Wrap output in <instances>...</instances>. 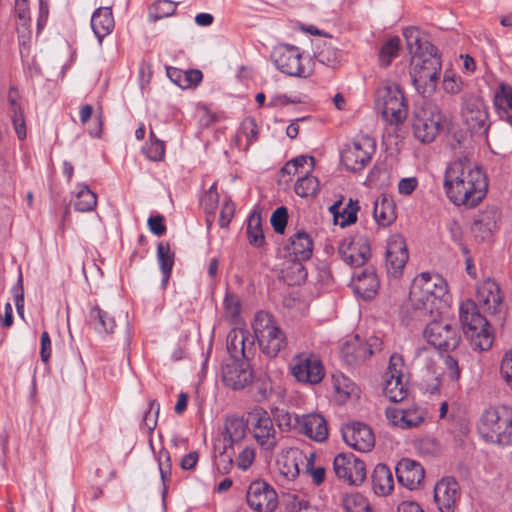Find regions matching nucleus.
Listing matches in <instances>:
<instances>
[{
  "instance_id": "obj_1",
  "label": "nucleus",
  "mask_w": 512,
  "mask_h": 512,
  "mask_svg": "<svg viewBox=\"0 0 512 512\" xmlns=\"http://www.w3.org/2000/svg\"><path fill=\"white\" fill-rule=\"evenodd\" d=\"M443 189L455 206L473 208L486 196L488 179L481 167L467 159H457L445 168Z\"/></svg>"
},
{
  "instance_id": "obj_2",
  "label": "nucleus",
  "mask_w": 512,
  "mask_h": 512,
  "mask_svg": "<svg viewBox=\"0 0 512 512\" xmlns=\"http://www.w3.org/2000/svg\"><path fill=\"white\" fill-rule=\"evenodd\" d=\"M448 287L438 274L428 272L417 275L409 293L411 318L424 322L428 317L438 316L447 303Z\"/></svg>"
},
{
  "instance_id": "obj_3",
  "label": "nucleus",
  "mask_w": 512,
  "mask_h": 512,
  "mask_svg": "<svg viewBox=\"0 0 512 512\" xmlns=\"http://www.w3.org/2000/svg\"><path fill=\"white\" fill-rule=\"evenodd\" d=\"M459 319L473 350L487 351L492 347L494 337L489 323L479 312L475 302L466 300L460 304Z\"/></svg>"
},
{
  "instance_id": "obj_4",
  "label": "nucleus",
  "mask_w": 512,
  "mask_h": 512,
  "mask_svg": "<svg viewBox=\"0 0 512 512\" xmlns=\"http://www.w3.org/2000/svg\"><path fill=\"white\" fill-rule=\"evenodd\" d=\"M442 64L438 49L426 44V51L412 56L410 75L419 93L434 92L439 80Z\"/></svg>"
},
{
  "instance_id": "obj_5",
  "label": "nucleus",
  "mask_w": 512,
  "mask_h": 512,
  "mask_svg": "<svg viewBox=\"0 0 512 512\" xmlns=\"http://www.w3.org/2000/svg\"><path fill=\"white\" fill-rule=\"evenodd\" d=\"M479 433L487 442L507 446L512 443V408L499 406L489 408L482 414Z\"/></svg>"
},
{
  "instance_id": "obj_6",
  "label": "nucleus",
  "mask_w": 512,
  "mask_h": 512,
  "mask_svg": "<svg viewBox=\"0 0 512 512\" xmlns=\"http://www.w3.org/2000/svg\"><path fill=\"white\" fill-rule=\"evenodd\" d=\"M275 67L290 77L307 78L313 73V62L300 48L284 44L277 46L271 55Z\"/></svg>"
},
{
  "instance_id": "obj_7",
  "label": "nucleus",
  "mask_w": 512,
  "mask_h": 512,
  "mask_svg": "<svg viewBox=\"0 0 512 512\" xmlns=\"http://www.w3.org/2000/svg\"><path fill=\"white\" fill-rule=\"evenodd\" d=\"M253 329L262 352L268 357H276L287 347L286 334L270 314L257 313Z\"/></svg>"
},
{
  "instance_id": "obj_8",
  "label": "nucleus",
  "mask_w": 512,
  "mask_h": 512,
  "mask_svg": "<svg viewBox=\"0 0 512 512\" xmlns=\"http://www.w3.org/2000/svg\"><path fill=\"white\" fill-rule=\"evenodd\" d=\"M247 422L250 432L260 449L265 454H272L278 445L279 433L268 411L260 406L254 407L248 413Z\"/></svg>"
},
{
  "instance_id": "obj_9",
  "label": "nucleus",
  "mask_w": 512,
  "mask_h": 512,
  "mask_svg": "<svg viewBox=\"0 0 512 512\" xmlns=\"http://www.w3.org/2000/svg\"><path fill=\"white\" fill-rule=\"evenodd\" d=\"M376 107L383 119L391 125H399L408 115V106L397 84L381 87L376 94Z\"/></svg>"
},
{
  "instance_id": "obj_10",
  "label": "nucleus",
  "mask_w": 512,
  "mask_h": 512,
  "mask_svg": "<svg viewBox=\"0 0 512 512\" xmlns=\"http://www.w3.org/2000/svg\"><path fill=\"white\" fill-rule=\"evenodd\" d=\"M461 117L474 135H486L490 127L488 106L475 93H464L461 97Z\"/></svg>"
},
{
  "instance_id": "obj_11",
  "label": "nucleus",
  "mask_w": 512,
  "mask_h": 512,
  "mask_svg": "<svg viewBox=\"0 0 512 512\" xmlns=\"http://www.w3.org/2000/svg\"><path fill=\"white\" fill-rule=\"evenodd\" d=\"M442 120L438 106L426 103L414 113L412 128L415 138L422 143L433 142L441 130Z\"/></svg>"
},
{
  "instance_id": "obj_12",
  "label": "nucleus",
  "mask_w": 512,
  "mask_h": 512,
  "mask_svg": "<svg viewBox=\"0 0 512 512\" xmlns=\"http://www.w3.org/2000/svg\"><path fill=\"white\" fill-rule=\"evenodd\" d=\"M376 151V142L370 136L355 138L341 152V163L350 171H361L371 161Z\"/></svg>"
},
{
  "instance_id": "obj_13",
  "label": "nucleus",
  "mask_w": 512,
  "mask_h": 512,
  "mask_svg": "<svg viewBox=\"0 0 512 512\" xmlns=\"http://www.w3.org/2000/svg\"><path fill=\"white\" fill-rule=\"evenodd\" d=\"M423 335L427 342L439 350H454L460 343V336L455 327L437 316L428 317Z\"/></svg>"
},
{
  "instance_id": "obj_14",
  "label": "nucleus",
  "mask_w": 512,
  "mask_h": 512,
  "mask_svg": "<svg viewBox=\"0 0 512 512\" xmlns=\"http://www.w3.org/2000/svg\"><path fill=\"white\" fill-rule=\"evenodd\" d=\"M383 394L391 402H401L408 395L407 379L403 373V359L394 354L390 357L384 375Z\"/></svg>"
},
{
  "instance_id": "obj_15",
  "label": "nucleus",
  "mask_w": 512,
  "mask_h": 512,
  "mask_svg": "<svg viewBox=\"0 0 512 512\" xmlns=\"http://www.w3.org/2000/svg\"><path fill=\"white\" fill-rule=\"evenodd\" d=\"M340 258L351 267H362L371 257L369 239L363 234H349L345 236L339 246Z\"/></svg>"
},
{
  "instance_id": "obj_16",
  "label": "nucleus",
  "mask_w": 512,
  "mask_h": 512,
  "mask_svg": "<svg viewBox=\"0 0 512 512\" xmlns=\"http://www.w3.org/2000/svg\"><path fill=\"white\" fill-rule=\"evenodd\" d=\"M292 375L297 381L307 384H318L325 375L320 357L313 353H300L290 364Z\"/></svg>"
},
{
  "instance_id": "obj_17",
  "label": "nucleus",
  "mask_w": 512,
  "mask_h": 512,
  "mask_svg": "<svg viewBox=\"0 0 512 512\" xmlns=\"http://www.w3.org/2000/svg\"><path fill=\"white\" fill-rule=\"evenodd\" d=\"M333 469L336 476L349 485L358 486L366 479L365 463L352 453L335 456Z\"/></svg>"
},
{
  "instance_id": "obj_18",
  "label": "nucleus",
  "mask_w": 512,
  "mask_h": 512,
  "mask_svg": "<svg viewBox=\"0 0 512 512\" xmlns=\"http://www.w3.org/2000/svg\"><path fill=\"white\" fill-rule=\"evenodd\" d=\"M381 348L382 341L376 336L370 337L367 341H362L356 336L343 345L341 356L348 365L355 366L366 361L375 352L380 351Z\"/></svg>"
},
{
  "instance_id": "obj_19",
  "label": "nucleus",
  "mask_w": 512,
  "mask_h": 512,
  "mask_svg": "<svg viewBox=\"0 0 512 512\" xmlns=\"http://www.w3.org/2000/svg\"><path fill=\"white\" fill-rule=\"evenodd\" d=\"M246 499L248 506L256 512H273L278 504L275 490L260 480L249 485Z\"/></svg>"
},
{
  "instance_id": "obj_20",
  "label": "nucleus",
  "mask_w": 512,
  "mask_h": 512,
  "mask_svg": "<svg viewBox=\"0 0 512 512\" xmlns=\"http://www.w3.org/2000/svg\"><path fill=\"white\" fill-rule=\"evenodd\" d=\"M409 259V254L404 238L400 235H392L386 246L385 266L389 276L398 278Z\"/></svg>"
},
{
  "instance_id": "obj_21",
  "label": "nucleus",
  "mask_w": 512,
  "mask_h": 512,
  "mask_svg": "<svg viewBox=\"0 0 512 512\" xmlns=\"http://www.w3.org/2000/svg\"><path fill=\"white\" fill-rule=\"evenodd\" d=\"M341 432L345 443L357 451L368 452L375 445L374 433L365 423H348L342 428Z\"/></svg>"
},
{
  "instance_id": "obj_22",
  "label": "nucleus",
  "mask_w": 512,
  "mask_h": 512,
  "mask_svg": "<svg viewBox=\"0 0 512 512\" xmlns=\"http://www.w3.org/2000/svg\"><path fill=\"white\" fill-rule=\"evenodd\" d=\"M389 423L401 429H409L419 426L425 418V412L420 407L412 404L404 406H389L385 410Z\"/></svg>"
},
{
  "instance_id": "obj_23",
  "label": "nucleus",
  "mask_w": 512,
  "mask_h": 512,
  "mask_svg": "<svg viewBox=\"0 0 512 512\" xmlns=\"http://www.w3.org/2000/svg\"><path fill=\"white\" fill-rule=\"evenodd\" d=\"M459 484L453 477H444L434 488V500L440 512H454L460 496Z\"/></svg>"
},
{
  "instance_id": "obj_24",
  "label": "nucleus",
  "mask_w": 512,
  "mask_h": 512,
  "mask_svg": "<svg viewBox=\"0 0 512 512\" xmlns=\"http://www.w3.org/2000/svg\"><path fill=\"white\" fill-rule=\"evenodd\" d=\"M226 347L231 358L238 362L249 359L254 351V341L248 331L234 328L227 335Z\"/></svg>"
},
{
  "instance_id": "obj_25",
  "label": "nucleus",
  "mask_w": 512,
  "mask_h": 512,
  "mask_svg": "<svg viewBox=\"0 0 512 512\" xmlns=\"http://www.w3.org/2000/svg\"><path fill=\"white\" fill-rule=\"evenodd\" d=\"M395 470L399 483L409 490L417 489L425 477L423 466L409 458L401 459L396 465Z\"/></svg>"
},
{
  "instance_id": "obj_26",
  "label": "nucleus",
  "mask_w": 512,
  "mask_h": 512,
  "mask_svg": "<svg viewBox=\"0 0 512 512\" xmlns=\"http://www.w3.org/2000/svg\"><path fill=\"white\" fill-rule=\"evenodd\" d=\"M477 301L485 312L498 313L503 302L499 285L491 279L483 281L477 288Z\"/></svg>"
},
{
  "instance_id": "obj_27",
  "label": "nucleus",
  "mask_w": 512,
  "mask_h": 512,
  "mask_svg": "<svg viewBox=\"0 0 512 512\" xmlns=\"http://www.w3.org/2000/svg\"><path fill=\"white\" fill-rule=\"evenodd\" d=\"M284 250L293 261L309 260L313 253V240L306 231L299 230L289 238Z\"/></svg>"
},
{
  "instance_id": "obj_28",
  "label": "nucleus",
  "mask_w": 512,
  "mask_h": 512,
  "mask_svg": "<svg viewBox=\"0 0 512 512\" xmlns=\"http://www.w3.org/2000/svg\"><path fill=\"white\" fill-rule=\"evenodd\" d=\"M500 212L495 206L486 207L474 219L472 232L481 240L488 239L498 227Z\"/></svg>"
},
{
  "instance_id": "obj_29",
  "label": "nucleus",
  "mask_w": 512,
  "mask_h": 512,
  "mask_svg": "<svg viewBox=\"0 0 512 512\" xmlns=\"http://www.w3.org/2000/svg\"><path fill=\"white\" fill-rule=\"evenodd\" d=\"M298 432L316 442L325 441L329 434L326 419L318 413L301 415Z\"/></svg>"
},
{
  "instance_id": "obj_30",
  "label": "nucleus",
  "mask_w": 512,
  "mask_h": 512,
  "mask_svg": "<svg viewBox=\"0 0 512 512\" xmlns=\"http://www.w3.org/2000/svg\"><path fill=\"white\" fill-rule=\"evenodd\" d=\"M351 286L354 292L365 300L374 298L380 282L372 268H365L360 273H354Z\"/></svg>"
},
{
  "instance_id": "obj_31",
  "label": "nucleus",
  "mask_w": 512,
  "mask_h": 512,
  "mask_svg": "<svg viewBox=\"0 0 512 512\" xmlns=\"http://www.w3.org/2000/svg\"><path fill=\"white\" fill-rule=\"evenodd\" d=\"M222 374L225 385L234 390L245 388L253 379L252 370L236 361L226 365L223 368Z\"/></svg>"
},
{
  "instance_id": "obj_32",
  "label": "nucleus",
  "mask_w": 512,
  "mask_h": 512,
  "mask_svg": "<svg viewBox=\"0 0 512 512\" xmlns=\"http://www.w3.org/2000/svg\"><path fill=\"white\" fill-rule=\"evenodd\" d=\"M306 456L297 449L288 447L282 449L281 456L277 460V466L281 475L288 480L295 479L300 472L299 463L303 461Z\"/></svg>"
},
{
  "instance_id": "obj_33",
  "label": "nucleus",
  "mask_w": 512,
  "mask_h": 512,
  "mask_svg": "<svg viewBox=\"0 0 512 512\" xmlns=\"http://www.w3.org/2000/svg\"><path fill=\"white\" fill-rule=\"evenodd\" d=\"M90 24L99 44H102L103 39L113 31L115 26L112 9L110 7L97 8L92 14Z\"/></svg>"
},
{
  "instance_id": "obj_34",
  "label": "nucleus",
  "mask_w": 512,
  "mask_h": 512,
  "mask_svg": "<svg viewBox=\"0 0 512 512\" xmlns=\"http://www.w3.org/2000/svg\"><path fill=\"white\" fill-rule=\"evenodd\" d=\"M372 490L377 496H387L394 488L393 475L385 464H378L371 476Z\"/></svg>"
},
{
  "instance_id": "obj_35",
  "label": "nucleus",
  "mask_w": 512,
  "mask_h": 512,
  "mask_svg": "<svg viewBox=\"0 0 512 512\" xmlns=\"http://www.w3.org/2000/svg\"><path fill=\"white\" fill-rule=\"evenodd\" d=\"M341 205V200L336 201L329 210L334 217L335 223L344 228L356 222L359 204L358 200L350 198L345 207L341 208Z\"/></svg>"
},
{
  "instance_id": "obj_36",
  "label": "nucleus",
  "mask_w": 512,
  "mask_h": 512,
  "mask_svg": "<svg viewBox=\"0 0 512 512\" xmlns=\"http://www.w3.org/2000/svg\"><path fill=\"white\" fill-rule=\"evenodd\" d=\"M157 260L162 273L161 286L166 288L170 279L172 268L174 265V252L171 250L169 243L160 242L157 246Z\"/></svg>"
},
{
  "instance_id": "obj_37",
  "label": "nucleus",
  "mask_w": 512,
  "mask_h": 512,
  "mask_svg": "<svg viewBox=\"0 0 512 512\" xmlns=\"http://www.w3.org/2000/svg\"><path fill=\"white\" fill-rule=\"evenodd\" d=\"M373 216L378 225L389 226L396 219L393 201L386 197L378 198L374 203Z\"/></svg>"
},
{
  "instance_id": "obj_38",
  "label": "nucleus",
  "mask_w": 512,
  "mask_h": 512,
  "mask_svg": "<svg viewBox=\"0 0 512 512\" xmlns=\"http://www.w3.org/2000/svg\"><path fill=\"white\" fill-rule=\"evenodd\" d=\"M90 323L99 334H109L116 326L114 318L99 306H93L89 312Z\"/></svg>"
},
{
  "instance_id": "obj_39",
  "label": "nucleus",
  "mask_w": 512,
  "mask_h": 512,
  "mask_svg": "<svg viewBox=\"0 0 512 512\" xmlns=\"http://www.w3.org/2000/svg\"><path fill=\"white\" fill-rule=\"evenodd\" d=\"M493 103L501 118L512 113V86L501 82L495 90Z\"/></svg>"
},
{
  "instance_id": "obj_40",
  "label": "nucleus",
  "mask_w": 512,
  "mask_h": 512,
  "mask_svg": "<svg viewBox=\"0 0 512 512\" xmlns=\"http://www.w3.org/2000/svg\"><path fill=\"white\" fill-rule=\"evenodd\" d=\"M74 208L79 212L93 211L97 205V196L87 185L78 184Z\"/></svg>"
},
{
  "instance_id": "obj_41",
  "label": "nucleus",
  "mask_w": 512,
  "mask_h": 512,
  "mask_svg": "<svg viewBox=\"0 0 512 512\" xmlns=\"http://www.w3.org/2000/svg\"><path fill=\"white\" fill-rule=\"evenodd\" d=\"M247 238L249 243L254 247H262L265 243V237L262 230L261 215L252 212L247 221Z\"/></svg>"
},
{
  "instance_id": "obj_42",
  "label": "nucleus",
  "mask_w": 512,
  "mask_h": 512,
  "mask_svg": "<svg viewBox=\"0 0 512 512\" xmlns=\"http://www.w3.org/2000/svg\"><path fill=\"white\" fill-rule=\"evenodd\" d=\"M271 413L273 415L272 419L277 422V426L281 430H299L301 416L281 408H274L271 410Z\"/></svg>"
},
{
  "instance_id": "obj_43",
  "label": "nucleus",
  "mask_w": 512,
  "mask_h": 512,
  "mask_svg": "<svg viewBox=\"0 0 512 512\" xmlns=\"http://www.w3.org/2000/svg\"><path fill=\"white\" fill-rule=\"evenodd\" d=\"M403 36L407 42L409 52L412 56L426 51V44H432L427 40H423L420 31L416 27H407L403 31Z\"/></svg>"
},
{
  "instance_id": "obj_44",
  "label": "nucleus",
  "mask_w": 512,
  "mask_h": 512,
  "mask_svg": "<svg viewBox=\"0 0 512 512\" xmlns=\"http://www.w3.org/2000/svg\"><path fill=\"white\" fill-rule=\"evenodd\" d=\"M316 60L331 68H335L342 59V52L331 44L324 43L315 54Z\"/></svg>"
},
{
  "instance_id": "obj_45",
  "label": "nucleus",
  "mask_w": 512,
  "mask_h": 512,
  "mask_svg": "<svg viewBox=\"0 0 512 512\" xmlns=\"http://www.w3.org/2000/svg\"><path fill=\"white\" fill-rule=\"evenodd\" d=\"M332 377L336 393L341 395L344 400L352 396H358L359 389L350 378L342 373H335Z\"/></svg>"
},
{
  "instance_id": "obj_46",
  "label": "nucleus",
  "mask_w": 512,
  "mask_h": 512,
  "mask_svg": "<svg viewBox=\"0 0 512 512\" xmlns=\"http://www.w3.org/2000/svg\"><path fill=\"white\" fill-rule=\"evenodd\" d=\"M295 193L300 197H309L317 194L319 190V180L306 171L303 176L299 177L295 184Z\"/></svg>"
},
{
  "instance_id": "obj_47",
  "label": "nucleus",
  "mask_w": 512,
  "mask_h": 512,
  "mask_svg": "<svg viewBox=\"0 0 512 512\" xmlns=\"http://www.w3.org/2000/svg\"><path fill=\"white\" fill-rule=\"evenodd\" d=\"M177 8V4L171 0H158L152 4L149 9V21L157 22L166 17L172 16Z\"/></svg>"
},
{
  "instance_id": "obj_48",
  "label": "nucleus",
  "mask_w": 512,
  "mask_h": 512,
  "mask_svg": "<svg viewBox=\"0 0 512 512\" xmlns=\"http://www.w3.org/2000/svg\"><path fill=\"white\" fill-rule=\"evenodd\" d=\"M342 505L345 512H373L367 498L360 493L347 494Z\"/></svg>"
},
{
  "instance_id": "obj_49",
  "label": "nucleus",
  "mask_w": 512,
  "mask_h": 512,
  "mask_svg": "<svg viewBox=\"0 0 512 512\" xmlns=\"http://www.w3.org/2000/svg\"><path fill=\"white\" fill-rule=\"evenodd\" d=\"M400 38L392 37L381 47L379 52L380 65L387 67L399 54Z\"/></svg>"
},
{
  "instance_id": "obj_50",
  "label": "nucleus",
  "mask_w": 512,
  "mask_h": 512,
  "mask_svg": "<svg viewBox=\"0 0 512 512\" xmlns=\"http://www.w3.org/2000/svg\"><path fill=\"white\" fill-rule=\"evenodd\" d=\"M226 434L232 443L240 442L246 434V424L238 417L229 418L225 426Z\"/></svg>"
},
{
  "instance_id": "obj_51",
  "label": "nucleus",
  "mask_w": 512,
  "mask_h": 512,
  "mask_svg": "<svg viewBox=\"0 0 512 512\" xmlns=\"http://www.w3.org/2000/svg\"><path fill=\"white\" fill-rule=\"evenodd\" d=\"M250 393L256 402H262L268 398L271 390L270 381L265 378H259L255 381H251Z\"/></svg>"
},
{
  "instance_id": "obj_52",
  "label": "nucleus",
  "mask_w": 512,
  "mask_h": 512,
  "mask_svg": "<svg viewBox=\"0 0 512 512\" xmlns=\"http://www.w3.org/2000/svg\"><path fill=\"white\" fill-rule=\"evenodd\" d=\"M159 411H160L159 402L157 400H151L149 402V409H148V411H146V413L143 417V421H142V426L145 429H147L149 432H152L157 425Z\"/></svg>"
},
{
  "instance_id": "obj_53",
  "label": "nucleus",
  "mask_w": 512,
  "mask_h": 512,
  "mask_svg": "<svg viewBox=\"0 0 512 512\" xmlns=\"http://www.w3.org/2000/svg\"><path fill=\"white\" fill-rule=\"evenodd\" d=\"M144 154L151 161H161L165 156V142L162 140H154L149 142L143 148Z\"/></svg>"
},
{
  "instance_id": "obj_54",
  "label": "nucleus",
  "mask_w": 512,
  "mask_h": 512,
  "mask_svg": "<svg viewBox=\"0 0 512 512\" xmlns=\"http://www.w3.org/2000/svg\"><path fill=\"white\" fill-rule=\"evenodd\" d=\"M288 210L286 207H278L271 216L270 222L276 233L283 234L287 225Z\"/></svg>"
},
{
  "instance_id": "obj_55",
  "label": "nucleus",
  "mask_w": 512,
  "mask_h": 512,
  "mask_svg": "<svg viewBox=\"0 0 512 512\" xmlns=\"http://www.w3.org/2000/svg\"><path fill=\"white\" fill-rule=\"evenodd\" d=\"M463 82L460 76H456L451 71H446L443 78V89L445 92L455 95L461 92Z\"/></svg>"
},
{
  "instance_id": "obj_56",
  "label": "nucleus",
  "mask_w": 512,
  "mask_h": 512,
  "mask_svg": "<svg viewBox=\"0 0 512 512\" xmlns=\"http://www.w3.org/2000/svg\"><path fill=\"white\" fill-rule=\"evenodd\" d=\"M255 457V448L246 446L240 451L236 459V465L240 470L246 471L252 466L253 462L255 461Z\"/></svg>"
},
{
  "instance_id": "obj_57",
  "label": "nucleus",
  "mask_w": 512,
  "mask_h": 512,
  "mask_svg": "<svg viewBox=\"0 0 512 512\" xmlns=\"http://www.w3.org/2000/svg\"><path fill=\"white\" fill-rule=\"evenodd\" d=\"M224 310L227 318L235 320L241 312V304L239 299L232 294H227L224 298Z\"/></svg>"
},
{
  "instance_id": "obj_58",
  "label": "nucleus",
  "mask_w": 512,
  "mask_h": 512,
  "mask_svg": "<svg viewBox=\"0 0 512 512\" xmlns=\"http://www.w3.org/2000/svg\"><path fill=\"white\" fill-rule=\"evenodd\" d=\"M307 462V472L312 478V481L315 485H320L325 480V469L323 467H313L314 463V454H310L308 457H305Z\"/></svg>"
},
{
  "instance_id": "obj_59",
  "label": "nucleus",
  "mask_w": 512,
  "mask_h": 512,
  "mask_svg": "<svg viewBox=\"0 0 512 512\" xmlns=\"http://www.w3.org/2000/svg\"><path fill=\"white\" fill-rule=\"evenodd\" d=\"M15 14L20 20V25L23 28L28 29L31 18L27 0L15 1Z\"/></svg>"
},
{
  "instance_id": "obj_60",
  "label": "nucleus",
  "mask_w": 512,
  "mask_h": 512,
  "mask_svg": "<svg viewBox=\"0 0 512 512\" xmlns=\"http://www.w3.org/2000/svg\"><path fill=\"white\" fill-rule=\"evenodd\" d=\"M10 112L16 134L18 138L22 140L26 137V128L23 112L20 107L11 109Z\"/></svg>"
},
{
  "instance_id": "obj_61",
  "label": "nucleus",
  "mask_w": 512,
  "mask_h": 512,
  "mask_svg": "<svg viewBox=\"0 0 512 512\" xmlns=\"http://www.w3.org/2000/svg\"><path fill=\"white\" fill-rule=\"evenodd\" d=\"M500 372L506 384L512 390V349L504 354L501 361Z\"/></svg>"
},
{
  "instance_id": "obj_62",
  "label": "nucleus",
  "mask_w": 512,
  "mask_h": 512,
  "mask_svg": "<svg viewBox=\"0 0 512 512\" xmlns=\"http://www.w3.org/2000/svg\"><path fill=\"white\" fill-rule=\"evenodd\" d=\"M241 130L245 135L248 143H252L258 137V126L252 117L245 118L241 123Z\"/></svg>"
},
{
  "instance_id": "obj_63",
  "label": "nucleus",
  "mask_w": 512,
  "mask_h": 512,
  "mask_svg": "<svg viewBox=\"0 0 512 512\" xmlns=\"http://www.w3.org/2000/svg\"><path fill=\"white\" fill-rule=\"evenodd\" d=\"M444 365L449 378L452 381H457L461 375L458 360L454 356L447 354L444 356Z\"/></svg>"
},
{
  "instance_id": "obj_64",
  "label": "nucleus",
  "mask_w": 512,
  "mask_h": 512,
  "mask_svg": "<svg viewBox=\"0 0 512 512\" xmlns=\"http://www.w3.org/2000/svg\"><path fill=\"white\" fill-rule=\"evenodd\" d=\"M435 353L425 347L418 348L415 354V361L421 365H425L428 370H431L434 366L433 356Z\"/></svg>"
}]
</instances>
